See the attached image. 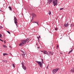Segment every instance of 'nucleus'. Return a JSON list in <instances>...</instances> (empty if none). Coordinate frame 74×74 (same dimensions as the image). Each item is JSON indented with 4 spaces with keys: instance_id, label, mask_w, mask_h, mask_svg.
I'll return each instance as SVG.
<instances>
[{
    "instance_id": "1",
    "label": "nucleus",
    "mask_w": 74,
    "mask_h": 74,
    "mask_svg": "<svg viewBox=\"0 0 74 74\" xmlns=\"http://www.w3.org/2000/svg\"><path fill=\"white\" fill-rule=\"evenodd\" d=\"M30 40H31V38H27L25 40H22V42L19 45V46H23V45L22 44H26V43H27V44L28 43Z\"/></svg>"
},
{
    "instance_id": "2",
    "label": "nucleus",
    "mask_w": 74,
    "mask_h": 74,
    "mask_svg": "<svg viewBox=\"0 0 74 74\" xmlns=\"http://www.w3.org/2000/svg\"><path fill=\"white\" fill-rule=\"evenodd\" d=\"M53 4L54 6L58 5V0H53Z\"/></svg>"
},
{
    "instance_id": "3",
    "label": "nucleus",
    "mask_w": 74,
    "mask_h": 74,
    "mask_svg": "<svg viewBox=\"0 0 74 74\" xmlns=\"http://www.w3.org/2000/svg\"><path fill=\"white\" fill-rule=\"evenodd\" d=\"M59 69L56 68L52 71V72L53 74H55L56 73V72L59 70Z\"/></svg>"
},
{
    "instance_id": "4",
    "label": "nucleus",
    "mask_w": 74,
    "mask_h": 74,
    "mask_svg": "<svg viewBox=\"0 0 74 74\" xmlns=\"http://www.w3.org/2000/svg\"><path fill=\"white\" fill-rule=\"evenodd\" d=\"M43 53L45 55V54H46V55H48L49 56H50V55H49V54L48 53V51H44Z\"/></svg>"
},
{
    "instance_id": "5",
    "label": "nucleus",
    "mask_w": 74,
    "mask_h": 74,
    "mask_svg": "<svg viewBox=\"0 0 74 74\" xmlns=\"http://www.w3.org/2000/svg\"><path fill=\"white\" fill-rule=\"evenodd\" d=\"M21 52L23 53L21 54L23 58H25V55H27V54H26L25 52H24L22 51H21Z\"/></svg>"
},
{
    "instance_id": "6",
    "label": "nucleus",
    "mask_w": 74,
    "mask_h": 74,
    "mask_svg": "<svg viewBox=\"0 0 74 74\" xmlns=\"http://www.w3.org/2000/svg\"><path fill=\"white\" fill-rule=\"evenodd\" d=\"M21 64H22V68L24 69V70H26V68L24 65V63H23V62H22Z\"/></svg>"
},
{
    "instance_id": "7",
    "label": "nucleus",
    "mask_w": 74,
    "mask_h": 74,
    "mask_svg": "<svg viewBox=\"0 0 74 74\" xmlns=\"http://www.w3.org/2000/svg\"><path fill=\"white\" fill-rule=\"evenodd\" d=\"M14 23H18V19H17V18H16V17H15V16H14Z\"/></svg>"
},
{
    "instance_id": "8",
    "label": "nucleus",
    "mask_w": 74,
    "mask_h": 74,
    "mask_svg": "<svg viewBox=\"0 0 74 74\" xmlns=\"http://www.w3.org/2000/svg\"><path fill=\"white\" fill-rule=\"evenodd\" d=\"M52 1V0H48L47 3L49 5V4H50V3H51Z\"/></svg>"
},
{
    "instance_id": "9",
    "label": "nucleus",
    "mask_w": 74,
    "mask_h": 74,
    "mask_svg": "<svg viewBox=\"0 0 74 74\" xmlns=\"http://www.w3.org/2000/svg\"><path fill=\"white\" fill-rule=\"evenodd\" d=\"M32 16H33L32 18H33V17H36L37 16L36 14L34 13H33L32 14Z\"/></svg>"
},
{
    "instance_id": "10",
    "label": "nucleus",
    "mask_w": 74,
    "mask_h": 74,
    "mask_svg": "<svg viewBox=\"0 0 74 74\" xmlns=\"http://www.w3.org/2000/svg\"><path fill=\"white\" fill-rule=\"evenodd\" d=\"M64 25L65 27H67V26H69V23H66L64 24Z\"/></svg>"
},
{
    "instance_id": "11",
    "label": "nucleus",
    "mask_w": 74,
    "mask_h": 74,
    "mask_svg": "<svg viewBox=\"0 0 74 74\" xmlns=\"http://www.w3.org/2000/svg\"><path fill=\"white\" fill-rule=\"evenodd\" d=\"M39 65L40 67L41 68H42V64L41 63V62L39 64Z\"/></svg>"
},
{
    "instance_id": "12",
    "label": "nucleus",
    "mask_w": 74,
    "mask_h": 74,
    "mask_svg": "<svg viewBox=\"0 0 74 74\" xmlns=\"http://www.w3.org/2000/svg\"><path fill=\"white\" fill-rule=\"evenodd\" d=\"M71 72L72 73H74V68H73L71 70Z\"/></svg>"
},
{
    "instance_id": "13",
    "label": "nucleus",
    "mask_w": 74,
    "mask_h": 74,
    "mask_svg": "<svg viewBox=\"0 0 74 74\" xmlns=\"http://www.w3.org/2000/svg\"><path fill=\"white\" fill-rule=\"evenodd\" d=\"M48 52L50 53L51 54V55H53V52L51 51H48Z\"/></svg>"
},
{
    "instance_id": "14",
    "label": "nucleus",
    "mask_w": 74,
    "mask_h": 74,
    "mask_svg": "<svg viewBox=\"0 0 74 74\" xmlns=\"http://www.w3.org/2000/svg\"><path fill=\"white\" fill-rule=\"evenodd\" d=\"M36 63H38V64H40V63L41 62L40 61H36Z\"/></svg>"
},
{
    "instance_id": "15",
    "label": "nucleus",
    "mask_w": 74,
    "mask_h": 74,
    "mask_svg": "<svg viewBox=\"0 0 74 74\" xmlns=\"http://www.w3.org/2000/svg\"><path fill=\"white\" fill-rule=\"evenodd\" d=\"M73 49L71 50L70 51H69L68 53L69 54H70L71 52H73Z\"/></svg>"
},
{
    "instance_id": "16",
    "label": "nucleus",
    "mask_w": 74,
    "mask_h": 74,
    "mask_svg": "<svg viewBox=\"0 0 74 74\" xmlns=\"http://www.w3.org/2000/svg\"><path fill=\"white\" fill-rule=\"evenodd\" d=\"M3 56H4L5 55H8V54L7 53H4L3 54Z\"/></svg>"
},
{
    "instance_id": "17",
    "label": "nucleus",
    "mask_w": 74,
    "mask_h": 74,
    "mask_svg": "<svg viewBox=\"0 0 74 74\" xmlns=\"http://www.w3.org/2000/svg\"><path fill=\"white\" fill-rule=\"evenodd\" d=\"M8 8H9L10 11H12V9L11 8V7L9 6L8 7Z\"/></svg>"
},
{
    "instance_id": "18",
    "label": "nucleus",
    "mask_w": 74,
    "mask_h": 74,
    "mask_svg": "<svg viewBox=\"0 0 74 74\" xmlns=\"http://www.w3.org/2000/svg\"><path fill=\"white\" fill-rule=\"evenodd\" d=\"M48 14L49 15H51V11H49Z\"/></svg>"
},
{
    "instance_id": "19",
    "label": "nucleus",
    "mask_w": 74,
    "mask_h": 74,
    "mask_svg": "<svg viewBox=\"0 0 74 74\" xmlns=\"http://www.w3.org/2000/svg\"><path fill=\"white\" fill-rule=\"evenodd\" d=\"M3 46L4 48H7V46H6L5 45H3Z\"/></svg>"
},
{
    "instance_id": "20",
    "label": "nucleus",
    "mask_w": 74,
    "mask_h": 74,
    "mask_svg": "<svg viewBox=\"0 0 74 74\" xmlns=\"http://www.w3.org/2000/svg\"><path fill=\"white\" fill-rule=\"evenodd\" d=\"M49 64H48V65L47 66L46 69H48V66H49Z\"/></svg>"
},
{
    "instance_id": "21",
    "label": "nucleus",
    "mask_w": 74,
    "mask_h": 74,
    "mask_svg": "<svg viewBox=\"0 0 74 74\" xmlns=\"http://www.w3.org/2000/svg\"><path fill=\"white\" fill-rule=\"evenodd\" d=\"M41 60H42V63H44V61L43 60V59H42Z\"/></svg>"
},
{
    "instance_id": "22",
    "label": "nucleus",
    "mask_w": 74,
    "mask_h": 74,
    "mask_svg": "<svg viewBox=\"0 0 74 74\" xmlns=\"http://www.w3.org/2000/svg\"><path fill=\"white\" fill-rule=\"evenodd\" d=\"M12 65L13 66V67L14 68L15 67V64H12Z\"/></svg>"
},
{
    "instance_id": "23",
    "label": "nucleus",
    "mask_w": 74,
    "mask_h": 74,
    "mask_svg": "<svg viewBox=\"0 0 74 74\" xmlns=\"http://www.w3.org/2000/svg\"><path fill=\"white\" fill-rule=\"evenodd\" d=\"M0 37L1 38H2V37H2V35H1V34H0Z\"/></svg>"
},
{
    "instance_id": "24",
    "label": "nucleus",
    "mask_w": 74,
    "mask_h": 74,
    "mask_svg": "<svg viewBox=\"0 0 74 74\" xmlns=\"http://www.w3.org/2000/svg\"><path fill=\"white\" fill-rule=\"evenodd\" d=\"M37 37V38H38V40L39 41V40H40V38L39 37Z\"/></svg>"
},
{
    "instance_id": "25",
    "label": "nucleus",
    "mask_w": 74,
    "mask_h": 74,
    "mask_svg": "<svg viewBox=\"0 0 74 74\" xmlns=\"http://www.w3.org/2000/svg\"><path fill=\"white\" fill-rule=\"evenodd\" d=\"M33 23H36L38 25V23L35 22H34Z\"/></svg>"
},
{
    "instance_id": "26",
    "label": "nucleus",
    "mask_w": 74,
    "mask_h": 74,
    "mask_svg": "<svg viewBox=\"0 0 74 74\" xmlns=\"http://www.w3.org/2000/svg\"><path fill=\"white\" fill-rule=\"evenodd\" d=\"M7 32H8V33H9V34H10V32L8 31H7Z\"/></svg>"
},
{
    "instance_id": "27",
    "label": "nucleus",
    "mask_w": 74,
    "mask_h": 74,
    "mask_svg": "<svg viewBox=\"0 0 74 74\" xmlns=\"http://www.w3.org/2000/svg\"><path fill=\"white\" fill-rule=\"evenodd\" d=\"M55 30H58V28H56L55 29Z\"/></svg>"
},
{
    "instance_id": "28",
    "label": "nucleus",
    "mask_w": 74,
    "mask_h": 74,
    "mask_svg": "<svg viewBox=\"0 0 74 74\" xmlns=\"http://www.w3.org/2000/svg\"><path fill=\"white\" fill-rule=\"evenodd\" d=\"M63 10V8H60V10Z\"/></svg>"
},
{
    "instance_id": "29",
    "label": "nucleus",
    "mask_w": 74,
    "mask_h": 74,
    "mask_svg": "<svg viewBox=\"0 0 74 74\" xmlns=\"http://www.w3.org/2000/svg\"><path fill=\"white\" fill-rule=\"evenodd\" d=\"M2 28H3V27H2V26H0V29H2Z\"/></svg>"
},
{
    "instance_id": "30",
    "label": "nucleus",
    "mask_w": 74,
    "mask_h": 74,
    "mask_svg": "<svg viewBox=\"0 0 74 74\" xmlns=\"http://www.w3.org/2000/svg\"><path fill=\"white\" fill-rule=\"evenodd\" d=\"M33 17L32 18V19L31 20V22H32V21H33Z\"/></svg>"
},
{
    "instance_id": "31",
    "label": "nucleus",
    "mask_w": 74,
    "mask_h": 74,
    "mask_svg": "<svg viewBox=\"0 0 74 74\" xmlns=\"http://www.w3.org/2000/svg\"><path fill=\"white\" fill-rule=\"evenodd\" d=\"M4 44H6V42H5V40L4 41Z\"/></svg>"
},
{
    "instance_id": "32",
    "label": "nucleus",
    "mask_w": 74,
    "mask_h": 74,
    "mask_svg": "<svg viewBox=\"0 0 74 74\" xmlns=\"http://www.w3.org/2000/svg\"><path fill=\"white\" fill-rule=\"evenodd\" d=\"M0 41H2V42H3V41H4V40H2L1 39V40Z\"/></svg>"
},
{
    "instance_id": "33",
    "label": "nucleus",
    "mask_w": 74,
    "mask_h": 74,
    "mask_svg": "<svg viewBox=\"0 0 74 74\" xmlns=\"http://www.w3.org/2000/svg\"><path fill=\"white\" fill-rule=\"evenodd\" d=\"M40 52H43V53H44V51H40Z\"/></svg>"
},
{
    "instance_id": "34",
    "label": "nucleus",
    "mask_w": 74,
    "mask_h": 74,
    "mask_svg": "<svg viewBox=\"0 0 74 74\" xmlns=\"http://www.w3.org/2000/svg\"><path fill=\"white\" fill-rule=\"evenodd\" d=\"M37 48H38V49H39V48H40V47H37Z\"/></svg>"
},
{
    "instance_id": "35",
    "label": "nucleus",
    "mask_w": 74,
    "mask_h": 74,
    "mask_svg": "<svg viewBox=\"0 0 74 74\" xmlns=\"http://www.w3.org/2000/svg\"><path fill=\"white\" fill-rule=\"evenodd\" d=\"M15 24L16 25V26H18V24H17V23Z\"/></svg>"
},
{
    "instance_id": "36",
    "label": "nucleus",
    "mask_w": 74,
    "mask_h": 74,
    "mask_svg": "<svg viewBox=\"0 0 74 74\" xmlns=\"http://www.w3.org/2000/svg\"><path fill=\"white\" fill-rule=\"evenodd\" d=\"M57 47L58 48H59V45H58L57 46Z\"/></svg>"
},
{
    "instance_id": "37",
    "label": "nucleus",
    "mask_w": 74,
    "mask_h": 74,
    "mask_svg": "<svg viewBox=\"0 0 74 74\" xmlns=\"http://www.w3.org/2000/svg\"><path fill=\"white\" fill-rule=\"evenodd\" d=\"M9 47H10V48H12V47H11L10 46Z\"/></svg>"
},
{
    "instance_id": "38",
    "label": "nucleus",
    "mask_w": 74,
    "mask_h": 74,
    "mask_svg": "<svg viewBox=\"0 0 74 74\" xmlns=\"http://www.w3.org/2000/svg\"><path fill=\"white\" fill-rule=\"evenodd\" d=\"M39 38H40V37H40V36H39Z\"/></svg>"
},
{
    "instance_id": "39",
    "label": "nucleus",
    "mask_w": 74,
    "mask_h": 74,
    "mask_svg": "<svg viewBox=\"0 0 74 74\" xmlns=\"http://www.w3.org/2000/svg\"><path fill=\"white\" fill-rule=\"evenodd\" d=\"M10 55H12V54L11 53H10Z\"/></svg>"
},
{
    "instance_id": "40",
    "label": "nucleus",
    "mask_w": 74,
    "mask_h": 74,
    "mask_svg": "<svg viewBox=\"0 0 74 74\" xmlns=\"http://www.w3.org/2000/svg\"><path fill=\"white\" fill-rule=\"evenodd\" d=\"M36 45H37V44H36Z\"/></svg>"
},
{
    "instance_id": "41",
    "label": "nucleus",
    "mask_w": 74,
    "mask_h": 74,
    "mask_svg": "<svg viewBox=\"0 0 74 74\" xmlns=\"http://www.w3.org/2000/svg\"><path fill=\"white\" fill-rule=\"evenodd\" d=\"M1 40V39L0 38V40Z\"/></svg>"
},
{
    "instance_id": "42",
    "label": "nucleus",
    "mask_w": 74,
    "mask_h": 74,
    "mask_svg": "<svg viewBox=\"0 0 74 74\" xmlns=\"http://www.w3.org/2000/svg\"><path fill=\"white\" fill-rule=\"evenodd\" d=\"M73 49H74V48H73Z\"/></svg>"
}]
</instances>
